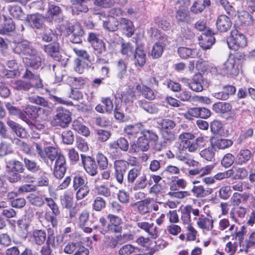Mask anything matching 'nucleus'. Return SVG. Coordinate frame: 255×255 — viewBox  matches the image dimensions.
I'll use <instances>...</instances> for the list:
<instances>
[{"mask_svg": "<svg viewBox=\"0 0 255 255\" xmlns=\"http://www.w3.org/2000/svg\"><path fill=\"white\" fill-rule=\"evenodd\" d=\"M233 58H230L223 65V72L222 74L231 76V78H234L239 73V68L242 67L243 63L246 60V55L245 52L240 51H235V52L230 54Z\"/></svg>", "mask_w": 255, "mask_h": 255, "instance_id": "obj_1", "label": "nucleus"}, {"mask_svg": "<svg viewBox=\"0 0 255 255\" xmlns=\"http://www.w3.org/2000/svg\"><path fill=\"white\" fill-rule=\"evenodd\" d=\"M74 51L77 56L74 60L75 71L79 74L84 72L85 69L90 67L92 59L86 50L74 48Z\"/></svg>", "mask_w": 255, "mask_h": 255, "instance_id": "obj_2", "label": "nucleus"}, {"mask_svg": "<svg viewBox=\"0 0 255 255\" xmlns=\"http://www.w3.org/2000/svg\"><path fill=\"white\" fill-rule=\"evenodd\" d=\"M25 62L29 68H26L22 77L28 80H41L39 76L35 74L31 69L37 70L41 68V59L37 53L31 56L26 57Z\"/></svg>", "mask_w": 255, "mask_h": 255, "instance_id": "obj_3", "label": "nucleus"}, {"mask_svg": "<svg viewBox=\"0 0 255 255\" xmlns=\"http://www.w3.org/2000/svg\"><path fill=\"white\" fill-rule=\"evenodd\" d=\"M227 43L230 49L237 51L239 48L247 46V40L244 34L237 29H234L231 31L230 36L227 38Z\"/></svg>", "mask_w": 255, "mask_h": 255, "instance_id": "obj_4", "label": "nucleus"}, {"mask_svg": "<svg viewBox=\"0 0 255 255\" xmlns=\"http://www.w3.org/2000/svg\"><path fill=\"white\" fill-rule=\"evenodd\" d=\"M87 40L93 48V52L96 56L106 55V44L99 38V35L90 32Z\"/></svg>", "mask_w": 255, "mask_h": 255, "instance_id": "obj_5", "label": "nucleus"}, {"mask_svg": "<svg viewBox=\"0 0 255 255\" xmlns=\"http://www.w3.org/2000/svg\"><path fill=\"white\" fill-rule=\"evenodd\" d=\"M129 163L124 159L116 160L114 162V177L120 184L124 183V177L128 169Z\"/></svg>", "mask_w": 255, "mask_h": 255, "instance_id": "obj_6", "label": "nucleus"}, {"mask_svg": "<svg viewBox=\"0 0 255 255\" xmlns=\"http://www.w3.org/2000/svg\"><path fill=\"white\" fill-rule=\"evenodd\" d=\"M67 34L70 35V41L75 44L82 42L84 32L83 28L79 25L68 24L65 27Z\"/></svg>", "mask_w": 255, "mask_h": 255, "instance_id": "obj_7", "label": "nucleus"}, {"mask_svg": "<svg viewBox=\"0 0 255 255\" xmlns=\"http://www.w3.org/2000/svg\"><path fill=\"white\" fill-rule=\"evenodd\" d=\"M71 121V114L69 111L58 108L57 114L52 121L53 126H59L62 128L67 127Z\"/></svg>", "mask_w": 255, "mask_h": 255, "instance_id": "obj_8", "label": "nucleus"}, {"mask_svg": "<svg viewBox=\"0 0 255 255\" xmlns=\"http://www.w3.org/2000/svg\"><path fill=\"white\" fill-rule=\"evenodd\" d=\"M45 18L48 22L61 23L65 18L62 9L55 4H49Z\"/></svg>", "mask_w": 255, "mask_h": 255, "instance_id": "obj_9", "label": "nucleus"}, {"mask_svg": "<svg viewBox=\"0 0 255 255\" xmlns=\"http://www.w3.org/2000/svg\"><path fill=\"white\" fill-rule=\"evenodd\" d=\"M25 114L26 118V121L29 120V119L32 120L39 118L41 120H45L48 115V111L45 110L43 108L37 107L33 106H28L23 111Z\"/></svg>", "mask_w": 255, "mask_h": 255, "instance_id": "obj_10", "label": "nucleus"}, {"mask_svg": "<svg viewBox=\"0 0 255 255\" xmlns=\"http://www.w3.org/2000/svg\"><path fill=\"white\" fill-rule=\"evenodd\" d=\"M14 51L19 54L31 56L37 53L36 50L33 47L32 44L26 40L18 42L14 48Z\"/></svg>", "mask_w": 255, "mask_h": 255, "instance_id": "obj_11", "label": "nucleus"}, {"mask_svg": "<svg viewBox=\"0 0 255 255\" xmlns=\"http://www.w3.org/2000/svg\"><path fill=\"white\" fill-rule=\"evenodd\" d=\"M214 34L211 29H208L198 37L199 44L203 50L210 49L215 44L216 39L213 36Z\"/></svg>", "mask_w": 255, "mask_h": 255, "instance_id": "obj_12", "label": "nucleus"}, {"mask_svg": "<svg viewBox=\"0 0 255 255\" xmlns=\"http://www.w3.org/2000/svg\"><path fill=\"white\" fill-rule=\"evenodd\" d=\"M213 110L218 114H229L227 120H234L237 116L235 113L232 111V107L229 103L225 102H218L213 105Z\"/></svg>", "mask_w": 255, "mask_h": 255, "instance_id": "obj_13", "label": "nucleus"}, {"mask_svg": "<svg viewBox=\"0 0 255 255\" xmlns=\"http://www.w3.org/2000/svg\"><path fill=\"white\" fill-rule=\"evenodd\" d=\"M136 66L143 67L146 62V52L142 45H136L131 57Z\"/></svg>", "mask_w": 255, "mask_h": 255, "instance_id": "obj_14", "label": "nucleus"}, {"mask_svg": "<svg viewBox=\"0 0 255 255\" xmlns=\"http://www.w3.org/2000/svg\"><path fill=\"white\" fill-rule=\"evenodd\" d=\"M54 161L53 173L57 178L60 179L64 176L66 171V159L64 156L61 154Z\"/></svg>", "mask_w": 255, "mask_h": 255, "instance_id": "obj_15", "label": "nucleus"}, {"mask_svg": "<svg viewBox=\"0 0 255 255\" xmlns=\"http://www.w3.org/2000/svg\"><path fill=\"white\" fill-rule=\"evenodd\" d=\"M47 54L56 61H60L61 56L60 52L59 42L53 41L47 45H44L42 48Z\"/></svg>", "mask_w": 255, "mask_h": 255, "instance_id": "obj_16", "label": "nucleus"}, {"mask_svg": "<svg viewBox=\"0 0 255 255\" xmlns=\"http://www.w3.org/2000/svg\"><path fill=\"white\" fill-rule=\"evenodd\" d=\"M81 160L86 171L91 176H95L98 173V167L95 160L90 156L81 155Z\"/></svg>", "mask_w": 255, "mask_h": 255, "instance_id": "obj_17", "label": "nucleus"}, {"mask_svg": "<svg viewBox=\"0 0 255 255\" xmlns=\"http://www.w3.org/2000/svg\"><path fill=\"white\" fill-rule=\"evenodd\" d=\"M9 70L3 69L0 71V79L14 78L20 74L19 72L16 70L17 63L15 60H9L7 63Z\"/></svg>", "mask_w": 255, "mask_h": 255, "instance_id": "obj_18", "label": "nucleus"}, {"mask_svg": "<svg viewBox=\"0 0 255 255\" xmlns=\"http://www.w3.org/2000/svg\"><path fill=\"white\" fill-rule=\"evenodd\" d=\"M231 17L225 14L218 16L216 22L217 30L220 33L226 32L229 30L232 25Z\"/></svg>", "mask_w": 255, "mask_h": 255, "instance_id": "obj_19", "label": "nucleus"}, {"mask_svg": "<svg viewBox=\"0 0 255 255\" xmlns=\"http://www.w3.org/2000/svg\"><path fill=\"white\" fill-rule=\"evenodd\" d=\"M60 154V153H58L57 149L52 146H48L44 148V152L41 155V158L47 165H49L52 164L55 159Z\"/></svg>", "mask_w": 255, "mask_h": 255, "instance_id": "obj_20", "label": "nucleus"}, {"mask_svg": "<svg viewBox=\"0 0 255 255\" xmlns=\"http://www.w3.org/2000/svg\"><path fill=\"white\" fill-rule=\"evenodd\" d=\"M136 226L146 233L152 238L155 239L158 237L157 228L153 222L140 221L136 223Z\"/></svg>", "mask_w": 255, "mask_h": 255, "instance_id": "obj_21", "label": "nucleus"}, {"mask_svg": "<svg viewBox=\"0 0 255 255\" xmlns=\"http://www.w3.org/2000/svg\"><path fill=\"white\" fill-rule=\"evenodd\" d=\"M119 29L128 37H131L134 32L133 22L128 19L121 18L120 21Z\"/></svg>", "mask_w": 255, "mask_h": 255, "instance_id": "obj_22", "label": "nucleus"}, {"mask_svg": "<svg viewBox=\"0 0 255 255\" xmlns=\"http://www.w3.org/2000/svg\"><path fill=\"white\" fill-rule=\"evenodd\" d=\"M197 217L199 216L200 211L198 209L192 208V206L188 205L181 210V220L184 224H189L191 223V213Z\"/></svg>", "mask_w": 255, "mask_h": 255, "instance_id": "obj_23", "label": "nucleus"}, {"mask_svg": "<svg viewBox=\"0 0 255 255\" xmlns=\"http://www.w3.org/2000/svg\"><path fill=\"white\" fill-rule=\"evenodd\" d=\"M46 238V232L41 229L34 230L30 235L31 242L38 246L42 245L45 242Z\"/></svg>", "mask_w": 255, "mask_h": 255, "instance_id": "obj_24", "label": "nucleus"}, {"mask_svg": "<svg viewBox=\"0 0 255 255\" xmlns=\"http://www.w3.org/2000/svg\"><path fill=\"white\" fill-rule=\"evenodd\" d=\"M26 21L33 28L40 29L44 25V18L39 13L28 14L26 18Z\"/></svg>", "mask_w": 255, "mask_h": 255, "instance_id": "obj_25", "label": "nucleus"}, {"mask_svg": "<svg viewBox=\"0 0 255 255\" xmlns=\"http://www.w3.org/2000/svg\"><path fill=\"white\" fill-rule=\"evenodd\" d=\"M34 84L31 83L29 81H14L13 83L14 88L18 90H28L31 87H34L37 89L42 88L43 84L41 81H35Z\"/></svg>", "mask_w": 255, "mask_h": 255, "instance_id": "obj_26", "label": "nucleus"}, {"mask_svg": "<svg viewBox=\"0 0 255 255\" xmlns=\"http://www.w3.org/2000/svg\"><path fill=\"white\" fill-rule=\"evenodd\" d=\"M197 220V226L203 230L211 231L214 227V220L211 217H208L201 215Z\"/></svg>", "mask_w": 255, "mask_h": 255, "instance_id": "obj_27", "label": "nucleus"}, {"mask_svg": "<svg viewBox=\"0 0 255 255\" xmlns=\"http://www.w3.org/2000/svg\"><path fill=\"white\" fill-rule=\"evenodd\" d=\"M175 19L178 24L191 23L193 19L190 16V12L185 8H179L176 11Z\"/></svg>", "mask_w": 255, "mask_h": 255, "instance_id": "obj_28", "label": "nucleus"}, {"mask_svg": "<svg viewBox=\"0 0 255 255\" xmlns=\"http://www.w3.org/2000/svg\"><path fill=\"white\" fill-rule=\"evenodd\" d=\"M6 124L17 136L20 138H24L26 136L27 132L25 129L19 124L9 119L7 120Z\"/></svg>", "mask_w": 255, "mask_h": 255, "instance_id": "obj_29", "label": "nucleus"}, {"mask_svg": "<svg viewBox=\"0 0 255 255\" xmlns=\"http://www.w3.org/2000/svg\"><path fill=\"white\" fill-rule=\"evenodd\" d=\"M207 141L203 137H198L192 141H188L187 144V148L190 152H194L201 148L204 147Z\"/></svg>", "mask_w": 255, "mask_h": 255, "instance_id": "obj_30", "label": "nucleus"}, {"mask_svg": "<svg viewBox=\"0 0 255 255\" xmlns=\"http://www.w3.org/2000/svg\"><path fill=\"white\" fill-rule=\"evenodd\" d=\"M252 152L248 149H241L236 156V162L238 165L246 164L252 157Z\"/></svg>", "mask_w": 255, "mask_h": 255, "instance_id": "obj_31", "label": "nucleus"}, {"mask_svg": "<svg viewBox=\"0 0 255 255\" xmlns=\"http://www.w3.org/2000/svg\"><path fill=\"white\" fill-rule=\"evenodd\" d=\"M179 56L182 59L194 58L198 55V50L196 48H189L185 47H180L177 49Z\"/></svg>", "mask_w": 255, "mask_h": 255, "instance_id": "obj_32", "label": "nucleus"}, {"mask_svg": "<svg viewBox=\"0 0 255 255\" xmlns=\"http://www.w3.org/2000/svg\"><path fill=\"white\" fill-rule=\"evenodd\" d=\"M103 105H98L96 107L97 112L104 113H111L113 110V102L109 98H103L102 100Z\"/></svg>", "mask_w": 255, "mask_h": 255, "instance_id": "obj_33", "label": "nucleus"}, {"mask_svg": "<svg viewBox=\"0 0 255 255\" xmlns=\"http://www.w3.org/2000/svg\"><path fill=\"white\" fill-rule=\"evenodd\" d=\"M141 173V168L135 166L129 169L127 173V181L128 184H133L139 178Z\"/></svg>", "mask_w": 255, "mask_h": 255, "instance_id": "obj_34", "label": "nucleus"}, {"mask_svg": "<svg viewBox=\"0 0 255 255\" xmlns=\"http://www.w3.org/2000/svg\"><path fill=\"white\" fill-rule=\"evenodd\" d=\"M166 44L163 41L159 40L155 42L152 46L150 55L154 59H157L160 57L163 52L164 48Z\"/></svg>", "mask_w": 255, "mask_h": 255, "instance_id": "obj_35", "label": "nucleus"}, {"mask_svg": "<svg viewBox=\"0 0 255 255\" xmlns=\"http://www.w3.org/2000/svg\"><path fill=\"white\" fill-rule=\"evenodd\" d=\"M120 21L115 17L110 16L103 21L104 28L109 31H115L119 29Z\"/></svg>", "mask_w": 255, "mask_h": 255, "instance_id": "obj_36", "label": "nucleus"}, {"mask_svg": "<svg viewBox=\"0 0 255 255\" xmlns=\"http://www.w3.org/2000/svg\"><path fill=\"white\" fill-rule=\"evenodd\" d=\"M24 166L29 171L33 173H40L41 171V168L37 162L33 159L28 158L23 159Z\"/></svg>", "mask_w": 255, "mask_h": 255, "instance_id": "obj_37", "label": "nucleus"}, {"mask_svg": "<svg viewBox=\"0 0 255 255\" xmlns=\"http://www.w3.org/2000/svg\"><path fill=\"white\" fill-rule=\"evenodd\" d=\"M137 103L140 108L149 114H154L158 112L157 107L154 104L147 102L145 100H139Z\"/></svg>", "mask_w": 255, "mask_h": 255, "instance_id": "obj_38", "label": "nucleus"}, {"mask_svg": "<svg viewBox=\"0 0 255 255\" xmlns=\"http://www.w3.org/2000/svg\"><path fill=\"white\" fill-rule=\"evenodd\" d=\"M120 96V98L126 104L132 103L135 99V91L129 87L123 91Z\"/></svg>", "mask_w": 255, "mask_h": 255, "instance_id": "obj_39", "label": "nucleus"}, {"mask_svg": "<svg viewBox=\"0 0 255 255\" xmlns=\"http://www.w3.org/2000/svg\"><path fill=\"white\" fill-rule=\"evenodd\" d=\"M107 150L109 157L113 160L120 159L123 156L121 150L113 141L109 143Z\"/></svg>", "mask_w": 255, "mask_h": 255, "instance_id": "obj_40", "label": "nucleus"}, {"mask_svg": "<svg viewBox=\"0 0 255 255\" xmlns=\"http://www.w3.org/2000/svg\"><path fill=\"white\" fill-rule=\"evenodd\" d=\"M82 119H78L73 121L72 123L73 128L79 133L88 136L90 134L89 128L83 124Z\"/></svg>", "mask_w": 255, "mask_h": 255, "instance_id": "obj_41", "label": "nucleus"}, {"mask_svg": "<svg viewBox=\"0 0 255 255\" xmlns=\"http://www.w3.org/2000/svg\"><path fill=\"white\" fill-rule=\"evenodd\" d=\"M233 144V141L227 138H217L211 142V144L216 148L220 149H225L231 147Z\"/></svg>", "mask_w": 255, "mask_h": 255, "instance_id": "obj_42", "label": "nucleus"}, {"mask_svg": "<svg viewBox=\"0 0 255 255\" xmlns=\"http://www.w3.org/2000/svg\"><path fill=\"white\" fill-rule=\"evenodd\" d=\"M4 18L2 27L0 28V34H8L9 32L13 31L15 28V23L12 18H7L5 17Z\"/></svg>", "mask_w": 255, "mask_h": 255, "instance_id": "obj_43", "label": "nucleus"}, {"mask_svg": "<svg viewBox=\"0 0 255 255\" xmlns=\"http://www.w3.org/2000/svg\"><path fill=\"white\" fill-rule=\"evenodd\" d=\"M191 192L193 195L197 198H203L207 196L212 192L211 189L206 190L204 187L201 185H194L191 189Z\"/></svg>", "mask_w": 255, "mask_h": 255, "instance_id": "obj_44", "label": "nucleus"}, {"mask_svg": "<svg viewBox=\"0 0 255 255\" xmlns=\"http://www.w3.org/2000/svg\"><path fill=\"white\" fill-rule=\"evenodd\" d=\"M124 130L128 134L136 136L138 133H141L143 134L144 129L143 125L140 123H138L134 125L127 126L125 128Z\"/></svg>", "mask_w": 255, "mask_h": 255, "instance_id": "obj_45", "label": "nucleus"}, {"mask_svg": "<svg viewBox=\"0 0 255 255\" xmlns=\"http://www.w3.org/2000/svg\"><path fill=\"white\" fill-rule=\"evenodd\" d=\"M238 17L239 21L242 24L250 25L254 23L252 15L246 11L242 10L238 12Z\"/></svg>", "mask_w": 255, "mask_h": 255, "instance_id": "obj_46", "label": "nucleus"}, {"mask_svg": "<svg viewBox=\"0 0 255 255\" xmlns=\"http://www.w3.org/2000/svg\"><path fill=\"white\" fill-rule=\"evenodd\" d=\"M5 107L9 114L14 116H17L23 121H26V118L24 115L25 114L23 113V111H21L20 109L13 106L11 104L9 103H5Z\"/></svg>", "mask_w": 255, "mask_h": 255, "instance_id": "obj_47", "label": "nucleus"}, {"mask_svg": "<svg viewBox=\"0 0 255 255\" xmlns=\"http://www.w3.org/2000/svg\"><path fill=\"white\" fill-rule=\"evenodd\" d=\"M136 89L141 92L143 96L149 100H152L155 98V95L153 91L149 87L143 85H137L136 86Z\"/></svg>", "mask_w": 255, "mask_h": 255, "instance_id": "obj_48", "label": "nucleus"}, {"mask_svg": "<svg viewBox=\"0 0 255 255\" xmlns=\"http://www.w3.org/2000/svg\"><path fill=\"white\" fill-rule=\"evenodd\" d=\"M88 184L87 179L84 176L79 174L76 175L74 176L72 181V186L74 190L82 187Z\"/></svg>", "mask_w": 255, "mask_h": 255, "instance_id": "obj_49", "label": "nucleus"}, {"mask_svg": "<svg viewBox=\"0 0 255 255\" xmlns=\"http://www.w3.org/2000/svg\"><path fill=\"white\" fill-rule=\"evenodd\" d=\"M27 198L29 203L35 206L41 207L44 204V200L42 197L39 195L30 194Z\"/></svg>", "mask_w": 255, "mask_h": 255, "instance_id": "obj_50", "label": "nucleus"}, {"mask_svg": "<svg viewBox=\"0 0 255 255\" xmlns=\"http://www.w3.org/2000/svg\"><path fill=\"white\" fill-rule=\"evenodd\" d=\"M179 169L177 167L168 165L161 173V175L163 178L170 179L172 175L179 173Z\"/></svg>", "mask_w": 255, "mask_h": 255, "instance_id": "obj_51", "label": "nucleus"}, {"mask_svg": "<svg viewBox=\"0 0 255 255\" xmlns=\"http://www.w3.org/2000/svg\"><path fill=\"white\" fill-rule=\"evenodd\" d=\"M214 147L211 144V146L202 150L200 152V156L204 159L211 161L215 157Z\"/></svg>", "mask_w": 255, "mask_h": 255, "instance_id": "obj_52", "label": "nucleus"}, {"mask_svg": "<svg viewBox=\"0 0 255 255\" xmlns=\"http://www.w3.org/2000/svg\"><path fill=\"white\" fill-rule=\"evenodd\" d=\"M134 49L132 44L130 42H123L121 44V52L123 55H126L127 57L131 58Z\"/></svg>", "mask_w": 255, "mask_h": 255, "instance_id": "obj_53", "label": "nucleus"}, {"mask_svg": "<svg viewBox=\"0 0 255 255\" xmlns=\"http://www.w3.org/2000/svg\"><path fill=\"white\" fill-rule=\"evenodd\" d=\"M6 168H9L19 173H22L24 170L22 163L15 160L7 162Z\"/></svg>", "mask_w": 255, "mask_h": 255, "instance_id": "obj_54", "label": "nucleus"}, {"mask_svg": "<svg viewBox=\"0 0 255 255\" xmlns=\"http://www.w3.org/2000/svg\"><path fill=\"white\" fill-rule=\"evenodd\" d=\"M161 137L163 142L166 145L170 144L175 139L174 133L171 130H163L161 131Z\"/></svg>", "mask_w": 255, "mask_h": 255, "instance_id": "obj_55", "label": "nucleus"}, {"mask_svg": "<svg viewBox=\"0 0 255 255\" xmlns=\"http://www.w3.org/2000/svg\"><path fill=\"white\" fill-rule=\"evenodd\" d=\"M127 64L122 59L119 60L117 64V77L119 79L124 78L127 73Z\"/></svg>", "mask_w": 255, "mask_h": 255, "instance_id": "obj_56", "label": "nucleus"}, {"mask_svg": "<svg viewBox=\"0 0 255 255\" xmlns=\"http://www.w3.org/2000/svg\"><path fill=\"white\" fill-rule=\"evenodd\" d=\"M134 185L133 189L134 191H137L143 189L147 186V178L145 175H142L137 179L133 183Z\"/></svg>", "mask_w": 255, "mask_h": 255, "instance_id": "obj_57", "label": "nucleus"}, {"mask_svg": "<svg viewBox=\"0 0 255 255\" xmlns=\"http://www.w3.org/2000/svg\"><path fill=\"white\" fill-rule=\"evenodd\" d=\"M5 173L7 178L10 183H15L21 180V175L19 172L6 168Z\"/></svg>", "mask_w": 255, "mask_h": 255, "instance_id": "obj_58", "label": "nucleus"}, {"mask_svg": "<svg viewBox=\"0 0 255 255\" xmlns=\"http://www.w3.org/2000/svg\"><path fill=\"white\" fill-rule=\"evenodd\" d=\"M82 245L78 242H70L64 247V252L71 255L75 252Z\"/></svg>", "mask_w": 255, "mask_h": 255, "instance_id": "obj_59", "label": "nucleus"}, {"mask_svg": "<svg viewBox=\"0 0 255 255\" xmlns=\"http://www.w3.org/2000/svg\"><path fill=\"white\" fill-rule=\"evenodd\" d=\"M86 0H73V4L74 9L73 11H74L75 9L77 11L87 12L88 11V8L86 4L84 3Z\"/></svg>", "mask_w": 255, "mask_h": 255, "instance_id": "obj_60", "label": "nucleus"}, {"mask_svg": "<svg viewBox=\"0 0 255 255\" xmlns=\"http://www.w3.org/2000/svg\"><path fill=\"white\" fill-rule=\"evenodd\" d=\"M158 124L163 130H171L176 126L175 123L169 119H161L158 122Z\"/></svg>", "mask_w": 255, "mask_h": 255, "instance_id": "obj_61", "label": "nucleus"}, {"mask_svg": "<svg viewBox=\"0 0 255 255\" xmlns=\"http://www.w3.org/2000/svg\"><path fill=\"white\" fill-rule=\"evenodd\" d=\"M154 23L164 30H168L170 28L171 25L169 21L160 16L154 18Z\"/></svg>", "mask_w": 255, "mask_h": 255, "instance_id": "obj_62", "label": "nucleus"}, {"mask_svg": "<svg viewBox=\"0 0 255 255\" xmlns=\"http://www.w3.org/2000/svg\"><path fill=\"white\" fill-rule=\"evenodd\" d=\"M120 150L127 152L129 149V143L124 137H120L117 140L113 141Z\"/></svg>", "mask_w": 255, "mask_h": 255, "instance_id": "obj_63", "label": "nucleus"}, {"mask_svg": "<svg viewBox=\"0 0 255 255\" xmlns=\"http://www.w3.org/2000/svg\"><path fill=\"white\" fill-rule=\"evenodd\" d=\"M10 14L14 18L21 19L23 15V12L21 7L17 5H13L9 9Z\"/></svg>", "mask_w": 255, "mask_h": 255, "instance_id": "obj_64", "label": "nucleus"}]
</instances>
